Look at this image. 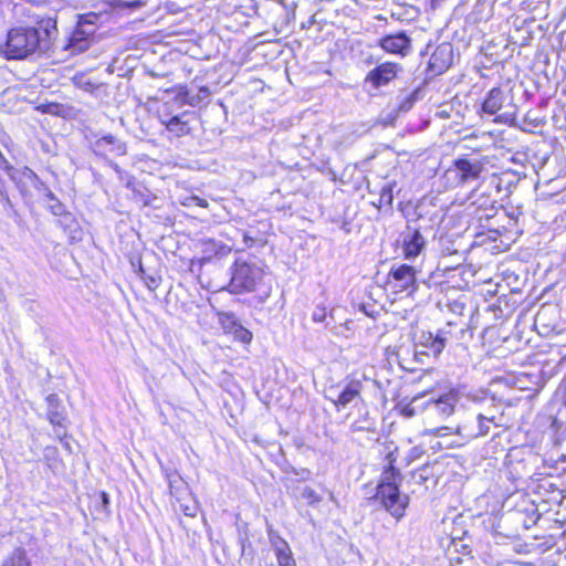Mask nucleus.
I'll list each match as a JSON object with an SVG mask.
<instances>
[{
	"mask_svg": "<svg viewBox=\"0 0 566 566\" xmlns=\"http://www.w3.org/2000/svg\"><path fill=\"white\" fill-rule=\"evenodd\" d=\"M514 564H516L517 566H532L531 563H526V562H515Z\"/></svg>",
	"mask_w": 566,
	"mask_h": 566,
	"instance_id": "e2e57ef3",
	"label": "nucleus"
},
{
	"mask_svg": "<svg viewBox=\"0 0 566 566\" xmlns=\"http://www.w3.org/2000/svg\"><path fill=\"white\" fill-rule=\"evenodd\" d=\"M458 400V392L450 390L449 392L440 396L438 399H430L426 401V409L430 413H437L442 418H448L454 412Z\"/></svg>",
	"mask_w": 566,
	"mask_h": 566,
	"instance_id": "ddd939ff",
	"label": "nucleus"
},
{
	"mask_svg": "<svg viewBox=\"0 0 566 566\" xmlns=\"http://www.w3.org/2000/svg\"><path fill=\"white\" fill-rule=\"evenodd\" d=\"M2 566H8L3 564ZM9 566H30V562L27 560L25 551L21 547L14 549Z\"/></svg>",
	"mask_w": 566,
	"mask_h": 566,
	"instance_id": "2f4dec72",
	"label": "nucleus"
},
{
	"mask_svg": "<svg viewBox=\"0 0 566 566\" xmlns=\"http://www.w3.org/2000/svg\"><path fill=\"white\" fill-rule=\"evenodd\" d=\"M423 98V90L421 87L413 88L412 91H402L397 96L396 108L400 113H406L412 108L416 102Z\"/></svg>",
	"mask_w": 566,
	"mask_h": 566,
	"instance_id": "6ab92c4d",
	"label": "nucleus"
},
{
	"mask_svg": "<svg viewBox=\"0 0 566 566\" xmlns=\"http://www.w3.org/2000/svg\"><path fill=\"white\" fill-rule=\"evenodd\" d=\"M243 242L247 247H252L254 243V239L248 234L243 235Z\"/></svg>",
	"mask_w": 566,
	"mask_h": 566,
	"instance_id": "6e6d98bb",
	"label": "nucleus"
},
{
	"mask_svg": "<svg viewBox=\"0 0 566 566\" xmlns=\"http://www.w3.org/2000/svg\"><path fill=\"white\" fill-rule=\"evenodd\" d=\"M503 102V91L500 87H493L482 104V111L489 115H495L502 108Z\"/></svg>",
	"mask_w": 566,
	"mask_h": 566,
	"instance_id": "aec40b11",
	"label": "nucleus"
},
{
	"mask_svg": "<svg viewBox=\"0 0 566 566\" xmlns=\"http://www.w3.org/2000/svg\"><path fill=\"white\" fill-rule=\"evenodd\" d=\"M96 19L95 13L78 15L75 28L66 38L64 49L70 51L71 54H80L86 51L91 46L97 30Z\"/></svg>",
	"mask_w": 566,
	"mask_h": 566,
	"instance_id": "39448f33",
	"label": "nucleus"
},
{
	"mask_svg": "<svg viewBox=\"0 0 566 566\" xmlns=\"http://www.w3.org/2000/svg\"><path fill=\"white\" fill-rule=\"evenodd\" d=\"M210 94L211 92L208 86H201L197 92H192V90L187 86H180L177 91V99L182 104L195 107L209 98Z\"/></svg>",
	"mask_w": 566,
	"mask_h": 566,
	"instance_id": "f3484780",
	"label": "nucleus"
},
{
	"mask_svg": "<svg viewBox=\"0 0 566 566\" xmlns=\"http://www.w3.org/2000/svg\"><path fill=\"white\" fill-rule=\"evenodd\" d=\"M166 479L170 489L171 495H177L180 490L185 488V481L177 472H167Z\"/></svg>",
	"mask_w": 566,
	"mask_h": 566,
	"instance_id": "bb28decb",
	"label": "nucleus"
},
{
	"mask_svg": "<svg viewBox=\"0 0 566 566\" xmlns=\"http://www.w3.org/2000/svg\"><path fill=\"white\" fill-rule=\"evenodd\" d=\"M6 181L0 177V197L7 192Z\"/></svg>",
	"mask_w": 566,
	"mask_h": 566,
	"instance_id": "13d9d810",
	"label": "nucleus"
},
{
	"mask_svg": "<svg viewBox=\"0 0 566 566\" xmlns=\"http://www.w3.org/2000/svg\"><path fill=\"white\" fill-rule=\"evenodd\" d=\"M292 472L300 476V479L302 481H306L311 478V471L308 469H305V468H301V469H293Z\"/></svg>",
	"mask_w": 566,
	"mask_h": 566,
	"instance_id": "8fccbe9b",
	"label": "nucleus"
},
{
	"mask_svg": "<svg viewBox=\"0 0 566 566\" xmlns=\"http://www.w3.org/2000/svg\"><path fill=\"white\" fill-rule=\"evenodd\" d=\"M375 384L377 385V387L380 388V382L379 381L375 380Z\"/></svg>",
	"mask_w": 566,
	"mask_h": 566,
	"instance_id": "338daca9",
	"label": "nucleus"
},
{
	"mask_svg": "<svg viewBox=\"0 0 566 566\" xmlns=\"http://www.w3.org/2000/svg\"><path fill=\"white\" fill-rule=\"evenodd\" d=\"M546 316V308L543 307L538 311L536 317H535V323H542L544 321Z\"/></svg>",
	"mask_w": 566,
	"mask_h": 566,
	"instance_id": "5fc2aeb1",
	"label": "nucleus"
},
{
	"mask_svg": "<svg viewBox=\"0 0 566 566\" xmlns=\"http://www.w3.org/2000/svg\"><path fill=\"white\" fill-rule=\"evenodd\" d=\"M46 406L48 419L50 423L56 428L55 434L63 442V438L66 434L65 429L67 426L65 408L63 407L62 401L56 394H50L46 397Z\"/></svg>",
	"mask_w": 566,
	"mask_h": 566,
	"instance_id": "1a4fd4ad",
	"label": "nucleus"
},
{
	"mask_svg": "<svg viewBox=\"0 0 566 566\" xmlns=\"http://www.w3.org/2000/svg\"><path fill=\"white\" fill-rule=\"evenodd\" d=\"M15 185L17 189L19 190L20 195L24 198L28 196V187H27V182H24L22 180V178H20L18 176V170L12 174L10 177H9Z\"/></svg>",
	"mask_w": 566,
	"mask_h": 566,
	"instance_id": "a19ab883",
	"label": "nucleus"
},
{
	"mask_svg": "<svg viewBox=\"0 0 566 566\" xmlns=\"http://www.w3.org/2000/svg\"><path fill=\"white\" fill-rule=\"evenodd\" d=\"M0 203L2 205L3 211L8 217L13 218L14 220L20 218V214L15 209L14 203L10 199L8 191L0 197Z\"/></svg>",
	"mask_w": 566,
	"mask_h": 566,
	"instance_id": "7c9ffc66",
	"label": "nucleus"
},
{
	"mask_svg": "<svg viewBox=\"0 0 566 566\" xmlns=\"http://www.w3.org/2000/svg\"><path fill=\"white\" fill-rule=\"evenodd\" d=\"M46 207L54 216L57 217L64 214V211L66 210L65 205L62 203L55 196L54 199H46Z\"/></svg>",
	"mask_w": 566,
	"mask_h": 566,
	"instance_id": "e433bc0d",
	"label": "nucleus"
},
{
	"mask_svg": "<svg viewBox=\"0 0 566 566\" xmlns=\"http://www.w3.org/2000/svg\"><path fill=\"white\" fill-rule=\"evenodd\" d=\"M454 327L455 324L449 322L436 333L424 329L416 331L412 337L415 360L424 365L431 358L437 359L453 337Z\"/></svg>",
	"mask_w": 566,
	"mask_h": 566,
	"instance_id": "f03ea898",
	"label": "nucleus"
},
{
	"mask_svg": "<svg viewBox=\"0 0 566 566\" xmlns=\"http://www.w3.org/2000/svg\"><path fill=\"white\" fill-rule=\"evenodd\" d=\"M63 447H64L66 450L71 451V447H70V443H69L67 441H64V442H63Z\"/></svg>",
	"mask_w": 566,
	"mask_h": 566,
	"instance_id": "0e129e2a",
	"label": "nucleus"
},
{
	"mask_svg": "<svg viewBox=\"0 0 566 566\" xmlns=\"http://www.w3.org/2000/svg\"><path fill=\"white\" fill-rule=\"evenodd\" d=\"M263 279V269L255 262L237 259L231 266V281L227 290L231 294L252 292Z\"/></svg>",
	"mask_w": 566,
	"mask_h": 566,
	"instance_id": "20e7f679",
	"label": "nucleus"
},
{
	"mask_svg": "<svg viewBox=\"0 0 566 566\" xmlns=\"http://www.w3.org/2000/svg\"><path fill=\"white\" fill-rule=\"evenodd\" d=\"M378 46L386 53L407 56L411 52V39L406 31L387 34L378 40Z\"/></svg>",
	"mask_w": 566,
	"mask_h": 566,
	"instance_id": "9b49d317",
	"label": "nucleus"
},
{
	"mask_svg": "<svg viewBox=\"0 0 566 566\" xmlns=\"http://www.w3.org/2000/svg\"><path fill=\"white\" fill-rule=\"evenodd\" d=\"M190 200L193 201L195 205L198 207H207L208 206V202L206 199H201L197 196L191 197Z\"/></svg>",
	"mask_w": 566,
	"mask_h": 566,
	"instance_id": "603ef678",
	"label": "nucleus"
},
{
	"mask_svg": "<svg viewBox=\"0 0 566 566\" xmlns=\"http://www.w3.org/2000/svg\"><path fill=\"white\" fill-rule=\"evenodd\" d=\"M400 472L391 467L384 473L379 481L374 500L396 520L405 516L406 509L409 505V495L402 494L399 490L397 479H400Z\"/></svg>",
	"mask_w": 566,
	"mask_h": 566,
	"instance_id": "7ed1b4c3",
	"label": "nucleus"
},
{
	"mask_svg": "<svg viewBox=\"0 0 566 566\" xmlns=\"http://www.w3.org/2000/svg\"><path fill=\"white\" fill-rule=\"evenodd\" d=\"M394 184L385 185L380 190L379 202L388 207L392 206L394 201Z\"/></svg>",
	"mask_w": 566,
	"mask_h": 566,
	"instance_id": "473e14b6",
	"label": "nucleus"
},
{
	"mask_svg": "<svg viewBox=\"0 0 566 566\" xmlns=\"http://www.w3.org/2000/svg\"><path fill=\"white\" fill-rule=\"evenodd\" d=\"M399 71L400 66L397 63H381L367 73L365 83L370 84L374 90H378L396 78Z\"/></svg>",
	"mask_w": 566,
	"mask_h": 566,
	"instance_id": "f8f14e48",
	"label": "nucleus"
},
{
	"mask_svg": "<svg viewBox=\"0 0 566 566\" xmlns=\"http://www.w3.org/2000/svg\"><path fill=\"white\" fill-rule=\"evenodd\" d=\"M302 499H304L308 505H316L322 501V496L316 493L311 486H305L301 493Z\"/></svg>",
	"mask_w": 566,
	"mask_h": 566,
	"instance_id": "72a5a7b5",
	"label": "nucleus"
},
{
	"mask_svg": "<svg viewBox=\"0 0 566 566\" xmlns=\"http://www.w3.org/2000/svg\"><path fill=\"white\" fill-rule=\"evenodd\" d=\"M422 398V396L413 397L409 403L401 408V415L406 418H412L420 410L426 409V402H421Z\"/></svg>",
	"mask_w": 566,
	"mask_h": 566,
	"instance_id": "393cba45",
	"label": "nucleus"
},
{
	"mask_svg": "<svg viewBox=\"0 0 566 566\" xmlns=\"http://www.w3.org/2000/svg\"><path fill=\"white\" fill-rule=\"evenodd\" d=\"M220 322L224 329H227L229 333L233 331V327H237L240 325L238 319L235 318L234 314L232 313H222L220 314Z\"/></svg>",
	"mask_w": 566,
	"mask_h": 566,
	"instance_id": "f704fd0d",
	"label": "nucleus"
},
{
	"mask_svg": "<svg viewBox=\"0 0 566 566\" xmlns=\"http://www.w3.org/2000/svg\"><path fill=\"white\" fill-rule=\"evenodd\" d=\"M44 38L35 27L11 28L0 42V56L7 61H23L43 51Z\"/></svg>",
	"mask_w": 566,
	"mask_h": 566,
	"instance_id": "f257e3e1",
	"label": "nucleus"
},
{
	"mask_svg": "<svg viewBox=\"0 0 566 566\" xmlns=\"http://www.w3.org/2000/svg\"><path fill=\"white\" fill-rule=\"evenodd\" d=\"M0 168L3 169L8 176L10 177L18 169H15L12 165L9 164L4 155L0 151Z\"/></svg>",
	"mask_w": 566,
	"mask_h": 566,
	"instance_id": "de8ad7c7",
	"label": "nucleus"
},
{
	"mask_svg": "<svg viewBox=\"0 0 566 566\" xmlns=\"http://www.w3.org/2000/svg\"><path fill=\"white\" fill-rule=\"evenodd\" d=\"M137 273H138V275H139L140 277H142L143 275H146V274H147L146 270H145V269H144V266H143V263H142V260H140V259L138 260V270H137Z\"/></svg>",
	"mask_w": 566,
	"mask_h": 566,
	"instance_id": "4d7b16f0",
	"label": "nucleus"
},
{
	"mask_svg": "<svg viewBox=\"0 0 566 566\" xmlns=\"http://www.w3.org/2000/svg\"><path fill=\"white\" fill-rule=\"evenodd\" d=\"M92 151L105 159L107 163V156H124L127 153V145L125 142L115 137L112 134H106L94 142H91Z\"/></svg>",
	"mask_w": 566,
	"mask_h": 566,
	"instance_id": "9d476101",
	"label": "nucleus"
},
{
	"mask_svg": "<svg viewBox=\"0 0 566 566\" xmlns=\"http://www.w3.org/2000/svg\"><path fill=\"white\" fill-rule=\"evenodd\" d=\"M515 222H516V221H515L513 218H510V220H509V224H510V226H514V224H515Z\"/></svg>",
	"mask_w": 566,
	"mask_h": 566,
	"instance_id": "69168bd1",
	"label": "nucleus"
},
{
	"mask_svg": "<svg viewBox=\"0 0 566 566\" xmlns=\"http://www.w3.org/2000/svg\"><path fill=\"white\" fill-rule=\"evenodd\" d=\"M471 200L470 207H475V213L476 216L481 213V211L486 210L490 206H493V202L495 201L486 193H479L476 191L472 192V195L469 198Z\"/></svg>",
	"mask_w": 566,
	"mask_h": 566,
	"instance_id": "b1692460",
	"label": "nucleus"
},
{
	"mask_svg": "<svg viewBox=\"0 0 566 566\" xmlns=\"http://www.w3.org/2000/svg\"><path fill=\"white\" fill-rule=\"evenodd\" d=\"M145 6L143 0H113L112 7L118 10L134 11Z\"/></svg>",
	"mask_w": 566,
	"mask_h": 566,
	"instance_id": "c756f323",
	"label": "nucleus"
},
{
	"mask_svg": "<svg viewBox=\"0 0 566 566\" xmlns=\"http://www.w3.org/2000/svg\"><path fill=\"white\" fill-rule=\"evenodd\" d=\"M399 114H400V112H398V109L395 106L391 111L381 115V123L385 126H392L395 124V122L397 120Z\"/></svg>",
	"mask_w": 566,
	"mask_h": 566,
	"instance_id": "79ce46f5",
	"label": "nucleus"
},
{
	"mask_svg": "<svg viewBox=\"0 0 566 566\" xmlns=\"http://www.w3.org/2000/svg\"><path fill=\"white\" fill-rule=\"evenodd\" d=\"M402 253L406 260H415L426 248L427 241L420 227L407 222L405 230L399 235Z\"/></svg>",
	"mask_w": 566,
	"mask_h": 566,
	"instance_id": "6e6552de",
	"label": "nucleus"
},
{
	"mask_svg": "<svg viewBox=\"0 0 566 566\" xmlns=\"http://www.w3.org/2000/svg\"><path fill=\"white\" fill-rule=\"evenodd\" d=\"M413 478L415 479H419V481H424V476L421 473H419V472H415L413 473Z\"/></svg>",
	"mask_w": 566,
	"mask_h": 566,
	"instance_id": "680f3d73",
	"label": "nucleus"
},
{
	"mask_svg": "<svg viewBox=\"0 0 566 566\" xmlns=\"http://www.w3.org/2000/svg\"><path fill=\"white\" fill-rule=\"evenodd\" d=\"M57 458V449L55 447H46L44 449V459L49 462V467H54V462Z\"/></svg>",
	"mask_w": 566,
	"mask_h": 566,
	"instance_id": "a18cd8bd",
	"label": "nucleus"
},
{
	"mask_svg": "<svg viewBox=\"0 0 566 566\" xmlns=\"http://www.w3.org/2000/svg\"><path fill=\"white\" fill-rule=\"evenodd\" d=\"M269 539L274 548L279 566H290L292 552L289 544L273 530H269Z\"/></svg>",
	"mask_w": 566,
	"mask_h": 566,
	"instance_id": "a211bd4d",
	"label": "nucleus"
},
{
	"mask_svg": "<svg viewBox=\"0 0 566 566\" xmlns=\"http://www.w3.org/2000/svg\"><path fill=\"white\" fill-rule=\"evenodd\" d=\"M450 308L452 312L461 314V311L463 310V304L457 301L450 305Z\"/></svg>",
	"mask_w": 566,
	"mask_h": 566,
	"instance_id": "864d4df0",
	"label": "nucleus"
},
{
	"mask_svg": "<svg viewBox=\"0 0 566 566\" xmlns=\"http://www.w3.org/2000/svg\"><path fill=\"white\" fill-rule=\"evenodd\" d=\"M62 219L60 220V223L64 227V228H69L71 229L73 226L76 224V221L73 217V214L69 211H64V214H61L60 216Z\"/></svg>",
	"mask_w": 566,
	"mask_h": 566,
	"instance_id": "49530a36",
	"label": "nucleus"
},
{
	"mask_svg": "<svg viewBox=\"0 0 566 566\" xmlns=\"http://www.w3.org/2000/svg\"><path fill=\"white\" fill-rule=\"evenodd\" d=\"M18 176L22 178L24 182L30 181L32 186L34 184H40V177L29 167H23L22 169H18Z\"/></svg>",
	"mask_w": 566,
	"mask_h": 566,
	"instance_id": "c9c22d12",
	"label": "nucleus"
},
{
	"mask_svg": "<svg viewBox=\"0 0 566 566\" xmlns=\"http://www.w3.org/2000/svg\"><path fill=\"white\" fill-rule=\"evenodd\" d=\"M450 53H451V50H450V48H449V46H443V45H442V46H439V48L434 51V53L432 54V56H431V60L433 61V62H432V64H434V63H436V61H437L440 56H444V55H448V56H449V55H450Z\"/></svg>",
	"mask_w": 566,
	"mask_h": 566,
	"instance_id": "09e8293b",
	"label": "nucleus"
},
{
	"mask_svg": "<svg viewBox=\"0 0 566 566\" xmlns=\"http://www.w3.org/2000/svg\"><path fill=\"white\" fill-rule=\"evenodd\" d=\"M312 321L324 323L325 328L334 331L336 328L335 310L327 312L324 305L317 304L312 313Z\"/></svg>",
	"mask_w": 566,
	"mask_h": 566,
	"instance_id": "4be33fe9",
	"label": "nucleus"
},
{
	"mask_svg": "<svg viewBox=\"0 0 566 566\" xmlns=\"http://www.w3.org/2000/svg\"><path fill=\"white\" fill-rule=\"evenodd\" d=\"M483 170L484 164L481 160L459 157L454 159L452 166L446 170L443 178L448 187L457 188L470 181L478 180Z\"/></svg>",
	"mask_w": 566,
	"mask_h": 566,
	"instance_id": "423d86ee",
	"label": "nucleus"
},
{
	"mask_svg": "<svg viewBox=\"0 0 566 566\" xmlns=\"http://www.w3.org/2000/svg\"><path fill=\"white\" fill-rule=\"evenodd\" d=\"M446 555L449 559L450 566H457L465 564L472 559L471 551L468 545L462 543V539L452 537L449 544Z\"/></svg>",
	"mask_w": 566,
	"mask_h": 566,
	"instance_id": "dca6fc26",
	"label": "nucleus"
},
{
	"mask_svg": "<svg viewBox=\"0 0 566 566\" xmlns=\"http://www.w3.org/2000/svg\"><path fill=\"white\" fill-rule=\"evenodd\" d=\"M363 390V382L359 379L349 380L335 397H328V399L335 405L337 410L347 407L356 398H360Z\"/></svg>",
	"mask_w": 566,
	"mask_h": 566,
	"instance_id": "2eb2a0df",
	"label": "nucleus"
},
{
	"mask_svg": "<svg viewBox=\"0 0 566 566\" xmlns=\"http://www.w3.org/2000/svg\"><path fill=\"white\" fill-rule=\"evenodd\" d=\"M389 277L392 280L395 287L399 291L416 290V271L409 264H400L392 266L389 272Z\"/></svg>",
	"mask_w": 566,
	"mask_h": 566,
	"instance_id": "4468645a",
	"label": "nucleus"
},
{
	"mask_svg": "<svg viewBox=\"0 0 566 566\" xmlns=\"http://www.w3.org/2000/svg\"><path fill=\"white\" fill-rule=\"evenodd\" d=\"M374 430H375V421L373 419H370L368 417V415H366L361 419L354 421L349 427V431L352 433L363 432V431L373 432Z\"/></svg>",
	"mask_w": 566,
	"mask_h": 566,
	"instance_id": "a878e982",
	"label": "nucleus"
},
{
	"mask_svg": "<svg viewBox=\"0 0 566 566\" xmlns=\"http://www.w3.org/2000/svg\"><path fill=\"white\" fill-rule=\"evenodd\" d=\"M237 339H239L242 343H250L252 340V333L243 327L241 324L237 327H233V331L231 332Z\"/></svg>",
	"mask_w": 566,
	"mask_h": 566,
	"instance_id": "4c0bfd02",
	"label": "nucleus"
},
{
	"mask_svg": "<svg viewBox=\"0 0 566 566\" xmlns=\"http://www.w3.org/2000/svg\"><path fill=\"white\" fill-rule=\"evenodd\" d=\"M33 187L46 199H54V193L41 178L40 184H34Z\"/></svg>",
	"mask_w": 566,
	"mask_h": 566,
	"instance_id": "37998d69",
	"label": "nucleus"
},
{
	"mask_svg": "<svg viewBox=\"0 0 566 566\" xmlns=\"http://www.w3.org/2000/svg\"><path fill=\"white\" fill-rule=\"evenodd\" d=\"M185 514L188 515V516H195L196 515V510H190V507H186L185 509Z\"/></svg>",
	"mask_w": 566,
	"mask_h": 566,
	"instance_id": "052dcab7",
	"label": "nucleus"
},
{
	"mask_svg": "<svg viewBox=\"0 0 566 566\" xmlns=\"http://www.w3.org/2000/svg\"><path fill=\"white\" fill-rule=\"evenodd\" d=\"M489 419L488 417L483 418L480 408L470 409L458 424L457 433L467 440L485 437L490 433L492 427L489 424Z\"/></svg>",
	"mask_w": 566,
	"mask_h": 566,
	"instance_id": "0eeeda50",
	"label": "nucleus"
},
{
	"mask_svg": "<svg viewBox=\"0 0 566 566\" xmlns=\"http://www.w3.org/2000/svg\"><path fill=\"white\" fill-rule=\"evenodd\" d=\"M73 81L77 88L87 93H94L95 90H98L101 87V84H96L85 75L75 76Z\"/></svg>",
	"mask_w": 566,
	"mask_h": 566,
	"instance_id": "cd10ccee",
	"label": "nucleus"
},
{
	"mask_svg": "<svg viewBox=\"0 0 566 566\" xmlns=\"http://www.w3.org/2000/svg\"><path fill=\"white\" fill-rule=\"evenodd\" d=\"M481 410H482L483 418L484 417L491 418V419H489V424H491L492 427H495V428L501 426L500 421L502 419L503 413L499 412V409L495 405L492 403L489 407L481 409Z\"/></svg>",
	"mask_w": 566,
	"mask_h": 566,
	"instance_id": "c85d7f7f",
	"label": "nucleus"
},
{
	"mask_svg": "<svg viewBox=\"0 0 566 566\" xmlns=\"http://www.w3.org/2000/svg\"><path fill=\"white\" fill-rule=\"evenodd\" d=\"M489 232H490V237L489 238L491 240H493V241H495L496 240V235L500 234V231L496 230V229H490Z\"/></svg>",
	"mask_w": 566,
	"mask_h": 566,
	"instance_id": "bf43d9fd",
	"label": "nucleus"
},
{
	"mask_svg": "<svg viewBox=\"0 0 566 566\" xmlns=\"http://www.w3.org/2000/svg\"><path fill=\"white\" fill-rule=\"evenodd\" d=\"M99 497H101V501H102L103 510L107 511L108 506H109V496H108V494L106 492H101Z\"/></svg>",
	"mask_w": 566,
	"mask_h": 566,
	"instance_id": "3c124183",
	"label": "nucleus"
},
{
	"mask_svg": "<svg viewBox=\"0 0 566 566\" xmlns=\"http://www.w3.org/2000/svg\"><path fill=\"white\" fill-rule=\"evenodd\" d=\"M163 124L168 132L172 133L177 137L186 136L190 133L188 122L184 120L180 115L171 116L167 120H163Z\"/></svg>",
	"mask_w": 566,
	"mask_h": 566,
	"instance_id": "5701e85b",
	"label": "nucleus"
},
{
	"mask_svg": "<svg viewBox=\"0 0 566 566\" xmlns=\"http://www.w3.org/2000/svg\"><path fill=\"white\" fill-rule=\"evenodd\" d=\"M495 205H496V201L493 202V206H490L489 208H486V210L481 211V213L478 214V219L480 221H482V220L489 221L490 219L494 218L496 216V211H497V208Z\"/></svg>",
	"mask_w": 566,
	"mask_h": 566,
	"instance_id": "c03bdc74",
	"label": "nucleus"
},
{
	"mask_svg": "<svg viewBox=\"0 0 566 566\" xmlns=\"http://www.w3.org/2000/svg\"><path fill=\"white\" fill-rule=\"evenodd\" d=\"M126 188L130 189L135 199L144 206H151L153 200L157 199V197L142 182H137L135 178H128V181H126Z\"/></svg>",
	"mask_w": 566,
	"mask_h": 566,
	"instance_id": "412c9836",
	"label": "nucleus"
},
{
	"mask_svg": "<svg viewBox=\"0 0 566 566\" xmlns=\"http://www.w3.org/2000/svg\"><path fill=\"white\" fill-rule=\"evenodd\" d=\"M142 280L144 281L145 285L150 291H155L160 285V282H161L160 276L157 275L156 273H153V274L147 273L146 275L142 276Z\"/></svg>",
	"mask_w": 566,
	"mask_h": 566,
	"instance_id": "ea45409f",
	"label": "nucleus"
},
{
	"mask_svg": "<svg viewBox=\"0 0 566 566\" xmlns=\"http://www.w3.org/2000/svg\"><path fill=\"white\" fill-rule=\"evenodd\" d=\"M107 165L116 172L118 179L126 185V181H128V178H135L124 169L119 167L118 164L113 161L112 159H107Z\"/></svg>",
	"mask_w": 566,
	"mask_h": 566,
	"instance_id": "58836bf2",
	"label": "nucleus"
}]
</instances>
